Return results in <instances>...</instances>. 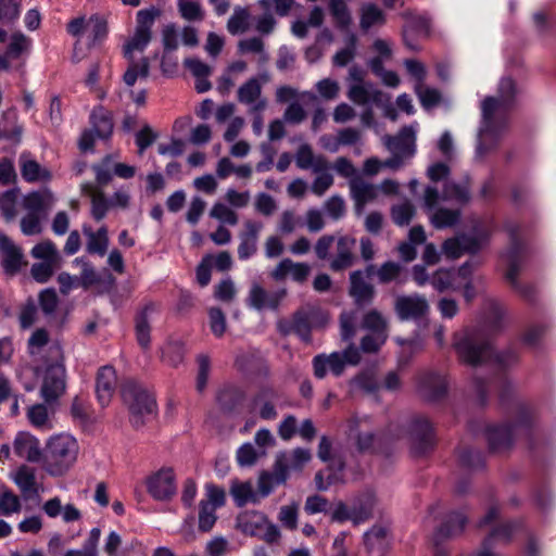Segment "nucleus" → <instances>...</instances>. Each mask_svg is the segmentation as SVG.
Segmentation results:
<instances>
[{
    "instance_id": "423d86ee",
    "label": "nucleus",
    "mask_w": 556,
    "mask_h": 556,
    "mask_svg": "<svg viewBox=\"0 0 556 556\" xmlns=\"http://www.w3.org/2000/svg\"><path fill=\"white\" fill-rule=\"evenodd\" d=\"M55 203V197L48 188L27 193L23 208L27 212L21 219V231L25 236H37L43 231V222Z\"/></svg>"
},
{
    "instance_id": "aec40b11",
    "label": "nucleus",
    "mask_w": 556,
    "mask_h": 556,
    "mask_svg": "<svg viewBox=\"0 0 556 556\" xmlns=\"http://www.w3.org/2000/svg\"><path fill=\"white\" fill-rule=\"evenodd\" d=\"M18 166L22 178L27 182H48L52 179L51 172L39 164L27 151L20 154Z\"/></svg>"
},
{
    "instance_id": "39448f33",
    "label": "nucleus",
    "mask_w": 556,
    "mask_h": 556,
    "mask_svg": "<svg viewBox=\"0 0 556 556\" xmlns=\"http://www.w3.org/2000/svg\"><path fill=\"white\" fill-rule=\"evenodd\" d=\"M78 454L79 444L73 435H52L43 448L42 469L51 477H62L76 464Z\"/></svg>"
},
{
    "instance_id": "052dcab7",
    "label": "nucleus",
    "mask_w": 556,
    "mask_h": 556,
    "mask_svg": "<svg viewBox=\"0 0 556 556\" xmlns=\"http://www.w3.org/2000/svg\"><path fill=\"white\" fill-rule=\"evenodd\" d=\"M71 415L80 425H88L91 421V407L87 400L75 396L71 405Z\"/></svg>"
},
{
    "instance_id": "473e14b6",
    "label": "nucleus",
    "mask_w": 556,
    "mask_h": 556,
    "mask_svg": "<svg viewBox=\"0 0 556 556\" xmlns=\"http://www.w3.org/2000/svg\"><path fill=\"white\" fill-rule=\"evenodd\" d=\"M364 544L368 552L382 555L390 545L389 529L375 525L364 533Z\"/></svg>"
},
{
    "instance_id": "69168bd1",
    "label": "nucleus",
    "mask_w": 556,
    "mask_h": 556,
    "mask_svg": "<svg viewBox=\"0 0 556 556\" xmlns=\"http://www.w3.org/2000/svg\"><path fill=\"white\" fill-rule=\"evenodd\" d=\"M216 509L214 505L206 503L204 501L200 502V511H199V529L203 532L210 531L217 519Z\"/></svg>"
},
{
    "instance_id": "4be33fe9",
    "label": "nucleus",
    "mask_w": 556,
    "mask_h": 556,
    "mask_svg": "<svg viewBox=\"0 0 556 556\" xmlns=\"http://www.w3.org/2000/svg\"><path fill=\"white\" fill-rule=\"evenodd\" d=\"M13 451L29 463H42L43 451L38 439L27 432H18L13 441Z\"/></svg>"
},
{
    "instance_id": "1a4fd4ad",
    "label": "nucleus",
    "mask_w": 556,
    "mask_h": 556,
    "mask_svg": "<svg viewBox=\"0 0 556 556\" xmlns=\"http://www.w3.org/2000/svg\"><path fill=\"white\" fill-rule=\"evenodd\" d=\"M530 424V410L525 406H520L517 419L513 425H493L486 428V439L490 448L500 451L509 447L514 439L529 434Z\"/></svg>"
},
{
    "instance_id": "9d476101",
    "label": "nucleus",
    "mask_w": 556,
    "mask_h": 556,
    "mask_svg": "<svg viewBox=\"0 0 556 556\" xmlns=\"http://www.w3.org/2000/svg\"><path fill=\"white\" fill-rule=\"evenodd\" d=\"M359 361V351L351 343L342 352L323 353L314 356L312 364L315 377L323 379L328 372L339 377L343 374L346 365H356Z\"/></svg>"
},
{
    "instance_id": "bb28decb",
    "label": "nucleus",
    "mask_w": 556,
    "mask_h": 556,
    "mask_svg": "<svg viewBox=\"0 0 556 556\" xmlns=\"http://www.w3.org/2000/svg\"><path fill=\"white\" fill-rule=\"evenodd\" d=\"M117 386L116 371L112 366H103L99 369L96 380V394L99 403L106 406Z\"/></svg>"
},
{
    "instance_id": "a878e982",
    "label": "nucleus",
    "mask_w": 556,
    "mask_h": 556,
    "mask_svg": "<svg viewBox=\"0 0 556 556\" xmlns=\"http://www.w3.org/2000/svg\"><path fill=\"white\" fill-rule=\"evenodd\" d=\"M277 401L278 395L274 389L263 388L253 397L251 409L264 420H274L278 416L276 410Z\"/></svg>"
},
{
    "instance_id": "3c124183",
    "label": "nucleus",
    "mask_w": 556,
    "mask_h": 556,
    "mask_svg": "<svg viewBox=\"0 0 556 556\" xmlns=\"http://www.w3.org/2000/svg\"><path fill=\"white\" fill-rule=\"evenodd\" d=\"M31 48V40L21 31H15L10 37L7 48V55L11 59H18L24 53H28Z\"/></svg>"
},
{
    "instance_id": "a18cd8bd",
    "label": "nucleus",
    "mask_w": 556,
    "mask_h": 556,
    "mask_svg": "<svg viewBox=\"0 0 556 556\" xmlns=\"http://www.w3.org/2000/svg\"><path fill=\"white\" fill-rule=\"evenodd\" d=\"M466 523L467 516L463 511H453L439 528L438 534L443 538L458 535L465 529Z\"/></svg>"
},
{
    "instance_id": "6e6d98bb",
    "label": "nucleus",
    "mask_w": 556,
    "mask_h": 556,
    "mask_svg": "<svg viewBox=\"0 0 556 556\" xmlns=\"http://www.w3.org/2000/svg\"><path fill=\"white\" fill-rule=\"evenodd\" d=\"M362 327L372 333H388V321L377 309H371L364 315Z\"/></svg>"
},
{
    "instance_id": "7ed1b4c3",
    "label": "nucleus",
    "mask_w": 556,
    "mask_h": 556,
    "mask_svg": "<svg viewBox=\"0 0 556 556\" xmlns=\"http://www.w3.org/2000/svg\"><path fill=\"white\" fill-rule=\"evenodd\" d=\"M517 96L514 80L503 77L500 80L497 96L486 97L481 103L482 122L479 129L477 152L484 153L500 137L505 128L508 111Z\"/></svg>"
},
{
    "instance_id": "58836bf2",
    "label": "nucleus",
    "mask_w": 556,
    "mask_h": 556,
    "mask_svg": "<svg viewBox=\"0 0 556 556\" xmlns=\"http://www.w3.org/2000/svg\"><path fill=\"white\" fill-rule=\"evenodd\" d=\"M376 506V496L371 492H365L356 497L352 504L354 525L358 526L372 517Z\"/></svg>"
},
{
    "instance_id": "37998d69",
    "label": "nucleus",
    "mask_w": 556,
    "mask_h": 556,
    "mask_svg": "<svg viewBox=\"0 0 556 556\" xmlns=\"http://www.w3.org/2000/svg\"><path fill=\"white\" fill-rule=\"evenodd\" d=\"M13 481L24 495L37 493L35 469L23 465L13 475Z\"/></svg>"
},
{
    "instance_id": "ddd939ff",
    "label": "nucleus",
    "mask_w": 556,
    "mask_h": 556,
    "mask_svg": "<svg viewBox=\"0 0 556 556\" xmlns=\"http://www.w3.org/2000/svg\"><path fill=\"white\" fill-rule=\"evenodd\" d=\"M409 441L414 454L421 455L431 450L435 443L430 422L424 417H415L409 425Z\"/></svg>"
},
{
    "instance_id": "09e8293b",
    "label": "nucleus",
    "mask_w": 556,
    "mask_h": 556,
    "mask_svg": "<svg viewBox=\"0 0 556 556\" xmlns=\"http://www.w3.org/2000/svg\"><path fill=\"white\" fill-rule=\"evenodd\" d=\"M244 399L243 392L236 387H226L217 394V402L225 412L233 410Z\"/></svg>"
},
{
    "instance_id": "de8ad7c7",
    "label": "nucleus",
    "mask_w": 556,
    "mask_h": 556,
    "mask_svg": "<svg viewBox=\"0 0 556 556\" xmlns=\"http://www.w3.org/2000/svg\"><path fill=\"white\" fill-rule=\"evenodd\" d=\"M30 254L34 258L51 263H61V254L51 240H43L33 247Z\"/></svg>"
},
{
    "instance_id": "72a5a7b5",
    "label": "nucleus",
    "mask_w": 556,
    "mask_h": 556,
    "mask_svg": "<svg viewBox=\"0 0 556 556\" xmlns=\"http://www.w3.org/2000/svg\"><path fill=\"white\" fill-rule=\"evenodd\" d=\"M229 493L238 507H243L247 504L260 503V494L254 490L252 481H240L235 479L230 483Z\"/></svg>"
},
{
    "instance_id": "49530a36",
    "label": "nucleus",
    "mask_w": 556,
    "mask_h": 556,
    "mask_svg": "<svg viewBox=\"0 0 556 556\" xmlns=\"http://www.w3.org/2000/svg\"><path fill=\"white\" fill-rule=\"evenodd\" d=\"M386 23V15L381 9L372 3H364L361 8V28L368 30L372 26H381Z\"/></svg>"
},
{
    "instance_id": "4468645a",
    "label": "nucleus",
    "mask_w": 556,
    "mask_h": 556,
    "mask_svg": "<svg viewBox=\"0 0 556 556\" xmlns=\"http://www.w3.org/2000/svg\"><path fill=\"white\" fill-rule=\"evenodd\" d=\"M349 438L359 452H369L376 443V434L371 429L370 418L354 417L349 421Z\"/></svg>"
},
{
    "instance_id": "5fc2aeb1",
    "label": "nucleus",
    "mask_w": 556,
    "mask_h": 556,
    "mask_svg": "<svg viewBox=\"0 0 556 556\" xmlns=\"http://www.w3.org/2000/svg\"><path fill=\"white\" fill-rule=\"evenodd\" d=\"M177 7L181 17L189 22H201L204 18L199 0H177Z\"/></svg>"
},
{
    "instance_id": "774afa93",
    "label": "nucleus",
    "mask_w": 556,
    "mask_h": 556,
    "mask_svg": "<svg viewBox=\"0 0 556 556\" xmlns=\"http://www.w3.org/2000/svg\"><path fill=\"white\" fill-rule=\"evenodd\" d=\"M22 508L20 497L10 490L0 493V514L11 516L18 513Z\"/></svg>"
},
{
    "instance_id": "e2e57ef3",
    "label": "nucleus",
    "mask_w": 556,
    "mask_h": 556,
    "mask_svg": "<svg viewBox=\"0 0 556 556\" xmlns=\"http://www.w3.org/2000/svg\"><path fill=\"white\" fill-rule=\"evenodd\" d=\"M263 455H265L264 450L256 448L252 443H244L237 451V462L242 467H249Z\"/></svg>"
},
{
    "instance_id": "a211bd4d",
    "label": "nucleus",
    "mask_w": 556,
    "mask_h": 556,
    "mask_svg": "<svg viewBox=\"0 0 556 556\" xmlns=\"http://www.w3.org/2000/svg\"><path fill=\"white\" fill-rule=\"evenodd\" d=\"M384 144L391 153L413 157L416 152V128L413 125L403 127L396 136H387Z\"/></svg>"
},
{
    "instance_id": "e433bc0d",
    "label": "nucleus",
    "mask_w": 556,
    "mask_h": 556,
    "mask_svg": "<svg viewBox=\"0 0 556 556\" xmlns=\"http://www.w3.org/2000/svg\"><path fill=\"white\" fill-rule=\"evenodd\" d=\"M83 232L87 238L86 251L89 254L104 256L109 248V235L105 226L93 231L90 226L84 225Z\"/></svg>"
},
{
    "instance_id": "cd10ccee",
    "label": "nucleus",
    "mask_w": 556,
    "mask_h": 556,
    "mask_svg": "<svg viewBox=\"0 0 556 556\" xmlns=\"http://www.w3.org/2000/svg\"><path fill=\"white\" fill-rule=\"evenodd\" d=\"M350 294L358 306L370 304L375 296V288L366 281L362 270H355L350 275Z\"/></svg>"
},
{
    "instance_id": "c9c22d12",
    "label": "nucleus",
    "mask_w": 556,
    "mask_h": 556,
    "mask_svg": "<svg viewBox=\"0 0 556 556\" xmlns=\"http://www.w3.org/2000/svg\"><path fill=\"white\" fill-rule=\"evenodd\" d=\"M267 517L255 510H247L237 517V528L243 534L258 536L262 529L266 527Z\"/></svg>"
},
{
    "instance_id": "393cba45",
    "label": "nucleus",
    "mask_w": 556,
    "mask_h": 556,
    "mask_svg": "<svg viewBox=\"0 0 556 556\" xmlns=\"http://www.w3.org/2000/svg\"><path fill=\"white\" fill-rule=\"evenodd\" d=\"M348 98L358 105H382L384 94L371 83L351 84L348 91Z\"/></svg>"
},
{
    "instance_id": "f704fd0d",
    "label": "nucleus",
    "mask_w": 556,
    "mask_h": 556,
    "mask_svg": "<svg viewBox=\"0 0 556 556\" xmlns=\"http://www.w3.org/2000/svg\"><path fill=\"white\" fill-rule=\"evenodd\" d=\"M296 166L301 169H312L314 173L330 169L328 161L321 156H315L308 144H302L295 155Z\"/></svg>"
},
{
    "instance_id": "f03ea898",
    "label": "nucleus",
    "mask_w": 556,
    "mask_h": 556,
    "mask_svg": "<svg viewBox=\"0 0 556 556\" xmlns=\"http://www.w3.org/2000/svg\"><path fill=\"white\" fill-rule=\"evenodd\" d=\"M28 352L33 358L35 375H43V400L47 403L54 402L65 391V368L61 363V348L58 344H49L47 330L37 329L28 339Z\"/></svg>"
},
{
    "instance_id": "5701e85b",
    "label": "nucleus",
    "mask_w": 556,
    "mask_h": 556,
    "mask_svg": "<svg viewBox=\"0 0 556 556\" xmlns=\"http://www.w3.org/2000/svg\"><path fill=\"white\" fill-rule=\"evenodd\" d=\"M1 266L5 274L15 275L23 260L22 249L17 247L7 235L0 232Z\"/></svg>"
},
{
    "instance_id": "4d7b16f0",
    "label": "nucleus",
    "mask_w": 556,
    "mask_h": 556,
    "mask_svg": "<svg viewBox=\"0 0 556 556\" xmlns=\"http://www.w3.org/2000/svg\"><path fill=\"white\" fill-rule=\"evenodd\" d=\"M27 417L29 422L38 429L48 430L52 427L48 408L43 404L30 406L27 412Z\"/></svg>"
},
{
    "instance_id": "dca6fc26",
    "label": "nucleus",
    "mask_w": 556,
    "mask_h": 556,
    "mask_svg": "<svg viewBox=\"0 0 556 556\" xmlns=\"http://www.w3.org/2000/svg\"><path fill=\"white\" fill-rule=\"evenodd\" d=\"M285 296V289L267 291L262 286L254 283L249 291L247 304L256 311H275L279 307Z\"/></svg>"
},
{
    "instance_id": "864d4df0",
    "label": "nucleus",
    "mask_w": 556,
    "mask_h": 556,
    "mask_svg": "<svg viewBox=\"0 0 556 556\" xmlns=\"http://www.w3.org/2000/svg\"><path fill=\"white\" fill-rule=\"evenodd\" d=\"M87 33L89 45L94 46L101 42L108 35V25L104 18L92 15L87 20Z\"/></svg>"
},
{
    "instance_id": "680f3d73",
    "label": "nucleus",
    "mask_w": 556,
    "mask_h": 556,
    "mask_svg": "<svg viewBox=\"0 0 556 556\" xmlns=\"http://www.w3.org/2000/svg\"><path fill=\"white\" fill-rule=\"evenodd\" d=\"M22 10L21 0H0V22L4 24L15 23Z\"/></svg>"
},
{
    "instance_id": "2eb2a0df",
    "label": "nucleus",
    "mask_w": 556,
    "mask_h": 556,
    "mask_svg": "<svg viewBox=\"0 0 556 556\" xmlns=\"http://www.w3.org/2000/svg\"><path fill=\"white\" fill-rule=\"evenodd\" d=\"M148 492L157 501L172 498L176 493L175 475L172 468H162L147 481Z\"/></svg>"
},
{
    "instance_id": "0eeeda50",
    "label": "nucleus",
    "mask_w": 556,
    "mask_h": 556,
    "mask_svg": "<svg viewBox=\"0 0 556 556\" xmlns=\"http://www.w3.org/2000/svg\"><path fill=\"white\" fill-rule=\"evenodd\" d=\"M491 222H478L472 233H462L444 241L442 253L450 260H456L464 254H477L489 242L492 233Z\"/></svg>"
},
{
    "instance_id": "a19ab883",
    "label": "nucleus",
    "mask_w": 556,
    "mask_h": 556,
    "mask_svg": "<svg viewBox=\"0 0 556 556\" xmlns=\"http://www.w3.org/2000/svg\"><path fill=\"white\" fill-rule=\"evenodd\" d=\"M91 129L97 138L108 139L113 131V122L110 113L102 106L93 109L90 115Z\"/></svg>"
},
{
    "instance_id": "b1692460",
    "label": "nucleus",
    "mask_w": 556,
    "mask_h": 556,
    "mask_svg": "<svg viewBox=\"0 0 556 556\" xmlns=\"http://www.w3.org/2000/svg\"><path fill=\"white\" fill-rule=\"evenodd\" d=\"M309 450L296 447L291 452H283L277 455L275 464L278 470L286 475L288 479L290 471H300L311 460Z\"/></svg>"
},
{
    "instance_id": "f8f14e48",
    "label": "nucleus",
    "mask_w": 556,
    "mask_h": 556,
    "mask_svg": "<svg viewBox=\"0 0 556 556\" xmlns=\"http://www.w3.org/2000/svg\"><path fill=\"white\" fill-rule=\"evenodd\" d=\"M138 26L134 36L127 42L124 54L127 59L132 58L135 51H143L151 40V26L154 21V12L151 10H140L137 13Z\"/></svg>"
},
{
    "instance_id": "f257e3e1",
    "label": "nucleus",
    "mask_w": 556,
    "mask_h": 556,
    "mask_svg": "<svg viewBox=\"0 0 556 556\" xmlns=\"http://www.w3.org/2000/svg\"><path fill=\"white\" fill-rule=\"evenodd\" d=\"M489 311L481 326L468 328L462 334L456 333L453 346L459 358L470 366L492 364L504 369L518 361V353L515 348L500 353L493 352L492 337L502 329L504 309L492 301L489 303Z\"/></svg>"
},
{
    "instance_id": "8fccbe9b",
    "label": "nucleus",
    "mask_w": 556,
    "mask_h": 556,
    "mask_svg": "<svg viewBox=\"0 0 556 556\" xmlns=\"http://www.w3.org/2000/svg\"><path fill=\"white\" fill-rule=\"evenodd\" d=\"M251 14L247 8L236 7L228 20L227 30L231 35L242 34L248 30Z\"/></svg>"
},
{
    "instance_id": "c85d7f7f",
    "label": "nucleus",
    "mask_w": 556,
    "mask_h": 556,
    "mask_svg": "<svg viewBox=\"0 0 556 556\" xmlns=\"http://www.w3.org/2000/svg\"><path fill=\"white\" fill-rule=\"evenodd\" d=\"M262 86L257 78L252 77L244 83L238 90V100L241 103L252 105L253 113H260L266 108V101L260 99Z\"/></svg>"
},
{
    "instance_id": "ea45409f",
    "label": "nucleus",
    "mask_w": 556,
    "mask_h": 556,
    "mask_svg": "<svg viewBox=\"0 0 556 556\" xmlns=\"http://www.w3.org/2000/svg\"><path fill=\"white\" fill-rule=\"evenodd\" d=\"M287 481L286 475L278 470L274 464L273 471H262L257 479V494L260 500L267 497L276 486L283 484Z\"/></svg>"
},
{
    "instance_id": "20e7f679",
    "label": "nucleus",
    "mask_w": 556,
    "mask_h": 556,
    "mask_svg": "<svg viewBox=\"0 0 556 556\" xmlns=\"http://www.w3.org/2000/svg\"><path fill=\"white\" fill-rule=\"evenodd\" d=\"M451 169L447 164L437 162L427 168V177L432 182L444 180L442 192L433 186H427L424 193V206L427 211H432L441 201H448L464 205L470 200V188L467 180L456 182L447 180Z\"/></svg>"
},
{
    "instance_id": "412c9836",
    "label": "nucleus",
    "mask_w": 556,
    "mask_h": 556,
    "mask_svg": "<svg viewBox=\"0 0 556 556\" xmlns=\"http://www.w3.org/2000/svg\"><path fill=\"white\" fill-rule=\"evenodd\" d=\"M263 224L256 220H245L244 230L239 235L240 244L238 247V256L245 261L253 256L257 251V241Z\"/></svg>"
},
{
    "instance_id": "4c0bfd02",
    "label": "nucleus",
    "mask_w": 556,
    "mask_h": 556,
    "mask_svg": "<svg viewBox=\"0 0 556 556\" xmlns=\"http://www.w3.org/2000/svg\"><path fill=\"white\" fill-rule=\"evenodd\" d=\"M403 17L408 22V26L403 31L404 42L409 49L417 50V46L408 39L409 28L418 34L428 36L431 28V18L426 14H416L410 11L403 13Z\"/></svg>"
},
{
    "instance_id": "c03bdc74",
    "label": "nucleus",
    "mask_w": 556,
    "mask_h": 556,
    "mask_svg": "<svg viewBox=\"0 0 556 556\" xmlns=\"http://www.w3.org/2000/svg\"><path fill=\"white\" fill-rule=\"evenodd\" d=\"M456 270L440 268L430 277L431 286L438 292L455 291L459 289V283L456 282Z\"/></svg>"
},
{
    "instance_id": "13d9d810",
    "label": "nucleus",
    "mask_w": 556,
    "mask_h": 556,
    "mask_svg": "<svg viewBox=\"0 0 556 556\" xmlns=\"http://www.w3.org/2000/svg\"><path fill=\"white\" fill-rule=\"evenodd\" d=\"M149 61L147 58L141 59L139 62H131L124 74V81L127 86L131 87L136 84L138 78H147L149 76Z\"/></svg>"
},
{
    "instance_id": "6e6552de",
    "label": "nucleus",
    "mask_w": 556,
    "mask_h": 556,
    "mask_svg": "<svg viewBox=\"0 0 556 556\" xmlns=\"http://www.w3.org/2000/svg\"><path fill=\"white\" fill-rule=\"evenodd\" d=\"M122 396L129 408L131 422L135 427L142 426L146 419L156 412L154 397L134 380L126 381L122 387Z\"/></svg>"
},
{
    "instance_id": "c756f323",
    "label": "nucleus",
    "mask_w": 556,
    "mask_h": 556,
    "mask_svg": "<svg viewBox=\"0 0 556 556\" xmlns=\"http://www.w3.org/2000/svg\"><path fill=\"white\" fill-rule=\"evenodd\" d=\"M351 195L355 202L357 214H362L365 205L374 201L378 195V187L366 182L362 178H353L350 180Z\"/></svg>"
},
{
    "instance_id": "f3484780",
    "label": "nucleus",
    "mask_w": 556,
    "mask_h": 556,
    "mask_svg": "<svg viewBox=\"0 0 556 556\" xmlns=\"http://www.w3.org/2000/svg\"><path fill=\"white\" fill-rule=\"evenodd\" d=\"M417 389L425 400L435 402L446 394L447 382L444 376L426 371L419 375Z\"/></svg>"
},
{
    "instance_id": "7c9ffc66",
    "label": "nucleus",
    "mask_w": 556,
    "mask_h": 556,
    "mask_svg": "<svg viewBox=\"0 0 556 556\" xmlns=\"http://www.w3.org/2000/svg\"><path fill=\"white\" fill-rule=\"evenodd\" d=\"M309 271L311 267L306 263H294L290 258H283L271 271V277L279 281L290 275L294 281L303 282L308 277Z\"/></svg>"
},
{
    "instance_id": "603ef678",
    "label": "nucleus",
    "mask_w": 556,
    "mask_h": 556,
    "mask_svg": "<svg viewBox=\"0 0 556 556\" xmlns=\"http://www.w3.org/2000/svg\"><path fill=\"white\" fill-rule=\"evenodd\" d=\"M402 271L403 266L400 263L389 261L378 267L376 276L379 283L386 285L393 281L402 283V280H400Z\"/></svg>"
},
{
    "instance_id": "6ab92c4d",
    "label": "nucleus",
    "mask_w": 556,
    "mask_h": 556,
    "mask_svg": "<svg viewBox=\"0 0 556 556\" xmlns=\"http://www.w3.org/2000/svg\"><path fill=\"white\" fill-rule=\"evenodd\" d=\"M394 309L401 320L417 319L428 312L429 304L419 294L400 295L395 300Z\"/></svg>"
},
{
    "instance_id": "79ce46f5",
    "label": "nucleus",
    "mask_w": 556,
    "mask_h": 556,
    "mask_svg": "<svg viewBox=\"0 0 556 556\" xmlns=\"http://www.w3.org/2000/svg\"><path fill=\"white\" fill-rule=\"evenodd\" d=\"M430 213V222L434 228L443 229L456 225L460 219V211L458 208H445L438 206Z\"/></svg>"
},
{
    "instance_id": "9b49d317",
    "label": "nucleus",
    "mask_w": 556,
    "mask_h": 556,
    "mask_svg": "<svg viewBox=\"0 0 556 556\" xmlns=\"http://www.w3.org/2000/svg\"><path fill=\"white\" fill-rule=\"evenodd\" d=\"M505 228L510 238V247L503 254V258L507 264L506 279L523 296L530 298L531 288L520 287L517 280L519 270L521 268V245L518 240L519 226L516 224H507Z\"/></svg>"
},
{
    "instance_id": "338daca9",
    "label": "nucleus",
    "mask_w": 556,
    "mask_h": 556,
    "mask_svg": "<svg viewBox=\"0 0 556 556\" xmlns=\"http://www.w3.org/2000/svg\"><path fill=\"white\" fill-rule=\"evenodd\" d=\"M295 334H298L304 342H311V332L313 330L307 309H302L293 315Z\"/></svg>"
},
{
    "instance_id": "2f4dec72",
    "label": "nucleus",
    "mask_w": 556,
    "mask_h": 556,
    "mask_svg": "<svg viewBox=\"0 0 556 556\" xmlns=\"http://www.w3.org/2000/svg\"><path fill=\"white\" fill-rule=\"evenodd\" d=\"M355 239L349 236H341L337 240V252L330 263V268L339 271L351 267L354 262L353 249Z\"/></svg>"
},
{
    "instance_id": "0e129e2a",
    "label": "nucleus",
    "mask_w": 556,
    "mask_h": 556,
    "mask_svg": "<svg viewBox=\"0 0 556 556\" xmlns=\"http://www.w3.org/2000/svg\"><path fill=\"white\" fill-rule=\"evenodd\" d=\"M112 208L110 199L103 191L97 190L91 194V215L94 219L101 220L105 217L109 210Z\"/></svg>"
},
{
    "instance_id": "bf43d9fd",
    "label": "nucleus",
    "mask_w": 556,
    "mask_h": 556,
    "mask_svg": "<svg viewBox=\"0 0 556 556\" xmlns=\"http://www.w3.org/2000/svg\"><path fill=\"white\" fill-rule=\"evenodd\" d=\"M329 10L339 28H348L352 22L351 13L343 0H330Z\"/></svg>"
}]
</instances>
